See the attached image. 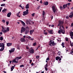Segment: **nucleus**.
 <instances>
[{
	"label": "nucleus",
	"instance_id": "nucleus-1",
	"mask_svg": "<svg viewBox=\"0 0 73 73\" xmlns=\"http://www.w3.org/2000/svg\"><path fill=\"white\" fill-rule=\"evenodd\" d=\"M29 28L28 27H26L25 31V35H27L29 33Z\"/></svg>",
	"mask_w": 73,
	"mask_h": 73
},
{
	"label": "nucleus",
	"instance_id": "nucleus-2",
	"mask_svg": "<svg viewBox=\"0 0 73 73\" xmlns=\"http://www.w3.org/2000/svg\"><path fill=\"white\" fill-rule=\"evenodd\" d=\"M58 26H60L61 25H62L64 23V21L62 20H58Z\"/></svg>",
	"mask_w": 73,
	"mask_h": 73
},
{
	"label": "nucleus",
	"instance_id": "nucleus-3",
	"mask_svg": "<svg viewBox=\"0 0 73 73\" xmlns=\"http://www.w3.org/2000/svg\"><path fill=\"white\" fill-rule=\"evenodd\" d=\"M25 28L24 27H22L21 28V33H23L24 32H25Z\"/></svg>",
	"mask_w": 73,
	"mask_h": 73
},
{
	"label": "nucleus",
	"instance_id": "nucleus-4",
	"mask_svg": "<svg viewBox=\"0 0 73 73\" xmlns=\"http://www.w3.org/2000/svg\"><path fill=\"white\" fill-rule=\"evenodd\" d=\"M47 31H48V33H49L50 34H53L54 33H53V30H50L49 31V30H48Z\"/></svg>",
	"mask_w": 73,
	"mask_h": 73
},
{
	"label": "nucleus",
	"instance_id": "nucleus-5",
	"mask_svg": "<svg viewBox=\"0 0 73 73\" xmlns=\"http://www.w3.org/2000/svg\"><path fill=\"white\" fill-rule=\"evenodd\" d=\"M29 13V12H27V11H25L23 12V16H25L26 15H27Z\"/></svg>",
	"mask_w": 73,
	"mask_h": 73
},
{
	"label": "nucleus",
	"instance_id": "nucleus-6",
	"mask_svg": "<svg viewBox=\"0 0 73 73\" xmlns=\"http://www.w3.org/2000/svg\"><path fill=\"white\" fill-rule=\"evenodd\" d=\"M52 10L54 13H56V9H55V7L54 6H53L52 7Z\"/></svg>",
	"mask_w": 73,
	"mask_h": 73
},
{
	"label": "nucleus",
	"instance_id": "nucleus-7",
	"mask_svg": "<svg viewBox=\"0 0 73 73\" xmlns=\"http://www.w3.org/2000/svg\"><path fill=\"white\" fill-rule=\"evenodd\" d=\"M70 35L71 36V38H72V39H73V32H71Z\"/></svg>",
	"mask_w": 73,
	"mask_h": 73
},
{
	"label": "nucleus",
	"instance_id": "nucleus-8",
	"mask_svg": "<svg viewBox=\"0 0 73 73\" xmlns=\"http://www.w3.org/2000/svg\"><path fill=\"white\" fill-rule=\"evenodd\" d=\"M9 27H8L6 29V30L5 29L4 30V33H7V31H9Z\"/></svg>",
	"mask_w": 73,
	"mask_h": 73
},
{
	"label": "nucleus",
	"instance_id": "nucleus-9",
	"mask_svg": "<svg viewBox=\"0 0 73 73\" xmlns=\"http://www.w3.org/2000/svg\"><path fill=\"white\" fill-rule=\"evenodd\" d=\"M12 44V43H8L7 44V46H11Z\"/></svg>",
	"mask_w": 73,
	"mask_h": 73
},
{
	"label": "nucleus",
	"instance_id": "nucleus-10",
	"mask_svg": "<svg viewBox=\"0 0 73 73\" xmlns=\"http://www.w3.org/2000/svg\"><path fill=\"white\" fill-rule=\"evenodd\" d=\"M0 47L5 48V44L3 43H1V45H0Z\"/></svg>",
	"mask_w": 73,
	"mask_h": 73
},
{
	"label": "nucleus",
	"instance_id": "nucleus-11",
	"mask_svg": "<svg viewBox=\"0 0 73 73\" xmlns=\"http://www.w3.org/2000/svg\"><path fill=\"white\" fill-rule=\"evenodd\" d=\"M67 6L68 5L67 4L64 5L63 6V9H64L66 8L67 7Z\"/></svg>",
	"mask_w": 73,
	"mask_h": 73
},
{
	"label": "nucleus",
	"instance_id": "nucleus-12",
	"mask_svg": "<svg viewBox=\"0 0 73 73\" xmlns=\"http://www.w3.org/2000/svg\"><path fill=\"white\" fill-rule=\"evenodd\" d=\"M34 31V30H31L30 31V35H32Z\"/></svg>",
	"mask_w": 73,
	"mask_h": 73
},
{
	"label": "nucleus",
	"instance_id": "nucleus-13",
	"mask_svg": "<svg viewBox=\"0 0 73 73\" xmlns=\"http://www.w3.org/2000/svg\"><path fill=\"white\" fill-rule=\"evenodd\" d=\"M30 53L33 54L34 53V50L33 49H32L30 50Z\"/></svg>",
	"mask_w": 73,
	"mask_h": 73
},
{
	"label": "nucleus",
	"instance_id": "nucleus-14",
	"mask_svg": "<svg viewBox=\"0 0 73 73\" xmlns=\"http://www.w3.org/2000/svg\"><path fill=\"white\" fill-rule=\"evenodd\" d=\"M11 15V12L8 13L7 14V16L8 17H10Z\"/></svg>",
	"mask_w": 73,
	"mask_h": 73
},
{
	"label": "nucleus",
	"instance_id": "nucleus-15",
	"mask_svg": "<svg viewBox=\"0 0 73 73\" xmlns=\"http://www.w3.org/2000/svg\"><path fill=\"white\" fill-rule=\"evenodd\" d=\"M20 40L22 42H24L25 41V39L24 38H21L20 39Z\"/></svg>",
	"mask_w": 73,
	"mask_h": 73
},
{
	"label": "nucleus",
	"instance_id": "nucleus-16",
	"mask_svg": "<svg viewBox=\"0 0 73 73\" xmlns=\"http://www.w3.org/2000/svg\"><path fill=\"white\" fill-rule=\"evenodd\" d=\"M2 32L4 33V31L5 30V29H6V28H4L3 27H2Z\"/></svg>",
	"mask_w": 73,
	"mask_h": 73
},
{
	"label": "nucleus",
	"instance_id": "nucleus-17",
	"mask_svg": "<svg viewBox=\"0 0 73 73\" xmlns=\"http://www.w3.org/2000/svg\"><path fill=\"white\" fill-rule=\"evenodd\" d=\"M14 62L15 63H18V62L16 61L15 59L13 60L12 61V63H13Z\"/></svg>",
	"mask_w": 73,
	"mask_h": 73
},
{
	"label": "nucleus",
	"instance_id": "nucleus-18",
	"mask_svg": "<svg viewBox=\"0 0 73 73\" xmlns=\"http://www.w3.org/2000/svg\"><path fill=\"white\" fill-rule=\"evenodd\" d=\"M61 32L63 34H65V31H64V30H62L61 31Z\"/></svg>",
	"mask_w": 73,
	"mask_h": 73
},
{
	"label": "nucleus",
	"instance_id": "nucleus-19",
	"mask_svg": "<svg viewBox=\"0 0 73 73\" xmlns=\"http://www.w3.org/2000/svg\"><path fill=\"white\" fill-rule=\"evenodd\" d=\"M29 4H27L25 7V8L26 9H28L29 8Z\"/></svg>",
	"mask_w": 73,
	"mask_h": 73
},
{
	"label": "nucleus",
	"instance_id": "nucleus-20",
	"mask_svg": "<svg viewBox=\"0 0 73 73\" xmlns=\"http://www.w3.org/2000/svg\"><path fill=\"white\" fill-rule=\"evenodd\" d=\"M5 48L4 47H2L1 48V49H0V51H2Z\"/></svg>",
	"mask_w": 73,
	"mask_h": 73
},
{
	"label": "nucleus",
	"instance_id": "nucleus-21",
	"mask_svg": "<svg viewBox=\"0 0 73 73\" xmlns=\"http://www.w3.org/2000/svg\"><path fill=\"white\" fill-rule=\"evenodd\" d=\"M48 1H46L44 3V5H48Z\"/></svg>",
	"mask_w": 73,
	"mask_h": 73
},
{
	"label": "nucleus",
	"instance_id": "nucleus-22",
	"mask_svg": "<svg viewBox=\"0 0 73 73\" xmlns=\"http://www.w3.org/2000/svg\"><path fill=\"white\" fill-rule=\"evenodd\" d=\"M15 68L14 66H12V67L11 68V71H13Z\"/></svg>",
	"mask_w": 73,
	"mask_h": 73
},
{
	"label": "nucleus",
	"instance_id": "nucleus-23",
	"mask_svg": "<svg viewBox=\"0 0 73 73\" xmlns=\"http://www.w3.org/2000/svg\"><path fill=\"white\" fill-rule=\"evenodd\" d=\"M45 14V13L44 11H43L42 12V15L43 16V17H44V15Z\"/></svg>",
	"mask_w": 73,
	"mask_h": 73
},
{
	"label": "nucleus",
	"instance_id": "nucleus-24",
	"mask_svg": "<svg viewBox=\"0 0 73 73\" xmlns=\"http://www.w3.org/2000/svg\"><path fill=\"white\" fill-rule=\"evenodd\" d=\"M60 58V57L59 56H57L56 58V60H59V59Z\"/></svg>",
	"mask_w": 73,
	"mask_h": 73
},
{
	"label": "nucleus",
	"instance_id": "nucleus-25",
	"mask_svg": "<svg viewBox=\"0 0 73 73\" xmlns=\"http://www.w3.org/2000/svg\"><path fill=\"white\" fill-rule=\"evenodd\" d=\"M49 45L50 46H53V42H51L49 44Z\"/></svg>",
	"mask_w": 73,
	"mask_h": 73
},
{
	"label": "nucleus",
	"instance_id": "nucleus-26",
	"mask_svg": "<svg viewBox=\"0 0 73 73\" xmlns=\"http://www.w3.org/2000/svg\"><path fill=\"white\" fill-rule=\"evenodd\" d=\"M62 26H60V30L61 31L62 30Z\"/></svg>",
	"mask_w": 73,
	"mask_h": 73
},
{
	"label": "nucleus",
	"instance_id": "nucleus-27",
	"mask_svg": "<svg viewBox=\"0 0 73 73\" xmlns=\"http://www.w3.org/2000/svg\"><path fill=\"white\" fill-rule=\"evenodd\" d=\"M15 59L16 60V61H17V62H18V60H19L18 57H16V58Z\"/></svg>",
	"mask_w": 73,
	"mask_h": 73
},
{
	"label": "nucleus",
	"instance_id": "nucleus-28",
	"mask_svg": "<svg viewBox=\"0 0 73 73\" xmlns=\"http://www.w3.org/2000/svg\"><path fill=\"white\" fill-rule=\"evenodd\" d=\"M60 10H62L63 9V7H62V6H60Z\"/></svg>",
	"mask_w": 73,
	"mask_h": 73
},
{
	"label": "nucleus",
	"instance_id": "nucleus-29",
	"mask_svg": "<svg viewBox=\"0 0 73 73\" xmlns=\"http://www.w3.org/2000/svg\"><path fill=\"white\" fill-rule=\"evenodd\" d=\"M11 50H12L13 51V52H14L15 50V48H12Z\"/></svg>",
	"mask_w": 73,
	"mask_h": 73
},
{
	"label": "nucleus",
	"instance_id": "nucleus-30",
	"mask_svg": "<svg viewBox=\"0 0 73 73\" xmlns=\"http://www.w3.org/2000/svg\"><path fill=\"white\" fill-rule=\"evenodd\" d=\"M44 34L46 35H48V33L47 32H44Z\"/></svg>",
	"mask_w": 73,
	"mask_h": 73
},
{
	"label": "nucleus",
	"instance_id": "nucleus-31",
	"mask_svg": "<svg viewBox=\"0 0 73 73\" xmlns=\"http://www.w3.org/2000/svg\"><path fill=\"white\" fill-rule=\"evenodd\" d=\"M7 9H6L5 8H4V10H3L2 11V12H5L6 11Z\"/></svg>",
	"mask_w": 73,
	"mask_h": 73
},
{
	"label": "nucleus",
	"instance_id": "nucleus-32",
	"mask_svg": "<svg viewBox=\"0 0 73 73\" xmlns=\"http://www.w3.org/2000/svg\"><path fill=\"white\" fill-rule=\"evenodd\" d=\"M3 40V37L2 36H1L0 37V40Z\"/></svg>",
	"mask_w": 73,
	"mask_h": 73
},
{
	"label": "nucleus",
	"instance_id": "nucleus-33",
	"mask_svg": "<svg viewBox=\"0 0 73 73\" xmlns=\"http://www.w3.org/2000/svg\"><path fill=\"white\" fill-rule=\"evenodd\" d=\"M70 54L73 55V50L70 52Z\"/></svg>",
	"mask_w": 73,
	"mask_h": 73
},
{
	"label": "nucleus",
	"instance_id": "nucleus-34",
	"mask_svg": "<svg viewBox=\"0 0 73 73\" xmlns=\"http://www.w3.org/2000/svg\"><path fill=\"white\" fill-rule=\"evenodd\" d=\"M58 55L59 56L61 54V52H58Z\"/></svg>",
	"mask_w": 73,
	"mask_h": 73
},
{
	"label": "nucleus",
	"instance_id": "nucleus-35",
	"mask_svg": "<svg viewBox=\"0 0 73 73\" xmlns=\"http://www.w3.org/2000/svg\"><path fill=\"white\" fill-rule=\"evenodd\" d=\"M47 63H46L45 66H44V68H48V64Z\"/></svg>",
	"mask_w": 73,
	"mask_h": 73
},
{
	"label": "nucleus",
	"instance_id": "nucleus-36",
	"mask_svg": "<svg viewBox=\"0 0 73 73\" xmlns=\"http://www.w3.org/2000/svg\"><path fill=\"white\" fill-rule=\"evenodd\" d=\"M35 13H33L31 15H32V17H34V16H35Z\"/></svg>",
	"mask_w": 73,
	"mask_h": 73
},
{
	"label": "nucleus",
	"instance_id": "nucleus-37",
	"mask_svg": "<svg viewBox=\"0 0 73 73\" xmlns=\"http://www.w3.org/2000/svg\"><path fill=\"white\" fill-rule=\"evenodd\" d=\"M61 31L60 30H59L58 31V33L59 34H60L61 33Z\"/></svg>",
	"mask_w": 73,
	"mask_h": 73
},
{
	"label": "nucleus",
	"instance_id": "nucleus-38",
	"mask_svg": "<svg viewBox=\"0 0 73 73\" xmlns=\"http://www.w3.org/2000/svg\"><path fill=\"white\" fill-rule=\"evenodd\" d=\"M1 7H3V6H5V4H2L1 5Z\"/></svg>",
	"mask_w": 73,
	"mask_h": 73
},
{
	"label": "nucleus",
	"instance_id": "nucleus-39",
	"mask_svg": "<svg viewBox=\"0 0 73 73\" xmlns=\"http://www.w3.org/2000/svg\"><path fill=\"white\" fill-rule=\"evenodd\" d=\"M9 52L10 53H12V52H13V51H12V50H9Z\"/></svg>",
	"mask_w": 73,
	"mask_h": 73
},
{
	"label": "nucleus",
	"instance_id": "nucleus-40",
	"mask_svg": "<svg viewBox=\"0 0 73 73\" xmlns=\"http://www.w3.org/2000/svg\"><path fill=\"white\" fill-rule=\"evenodd\" d=\"M17 49H18L20 50V47H19V46H17Z\"/></svg>",
	"mask_w": 73,
	"mask_h": 73
},
{
	"label": "nucleus",
	"instance_id": "nucleus-41",
	"mask_svg": "<svg viewBox=\"0 0 73 73\" xmlns=\"http://www.w3.org/2000/svg\"><path fill=\"white\" fill-rule=\"evenodd\" d=\"M24 66L23 65V64H21V65L20 66V67H24Z\"/></svg>",
	"mask_w": 73,
	"mask_h": 73
},
{
	"label": "nucleus",
	"instance_id": "nucleus-42",
	"mask_svg": "<svg viewBox=\"0 0 73 73\" xmlns=\"http://www.w3.org/2000/svg\"><path fill=\"white\" fill-rule=\"evenodd\" d=\"M72 29H73V23L71 25V27H72Z\"/></svg>",
	"mask_w": 73,
	"mask_h": 73
},
{
	"label": "nucleus",
	"instance_id": "nucleus-43",
	"mask_svg": "<svg viewBox=\"0 0 73 73\" xmlns=\"http://www.w3.org/2000/svg\"><path fill=\"white\" fill-rule=\"evenodd\" d=\"M18 59L19 60V59H21V58H22V57L21 56H20L19 57H18Z\"/></svg>",
	"mask_w": 73,
	"mask_h": 73
},
{
	"label": "nucleus",
	"instance_id": "nucleus-44",
	"mask_svg": "<svg viewBox=\"0 0 73 73\" xmlns=\"http://www.w3.org/2000/svg\"><path fill=\"white\" fill-rule=\"evenodd\" d=\"M40 47V46H38V47H37L36 48V50H37V49L39 48Z\"/></svg>",
	"mask_w": 73,
	"mask_h": 73
},
{
	"label": "nucleus",
	"instance_id": "nucleus-45",
	"mask_svg": "<svg viewBox=\"0 0 73 73\" xmlns=\"http://www.w3.org/2000/svg\"><path fill=\"white\" fill-rule=\"evenodd\" d=\"M44 69L46 70V71H47L48 70V68H44Z\"/></svg>",
	"mask_w": 73,
	"mask_h": 73
},
{
	"label": "nucleus",
	"instance_id": "nucleus-46",
	"mask_svg": "<svg viewBox=\"0 0 73 73\" xmlns=\"http://www.w3.org/2000/svg\"><path fill=\"white\" fill-rule=\"evenodd\" d=\"M69 17L70 18H72V15H70V16H69Z\"/></svg>",
	"mask_w": 73,
	"mask_h": 73
},
{
	"label": "nucleus",
	"instance_id": "nucleus-47",
	"mask_svg": "<svg viewBox=\"0 0 73 73\" xmlns=\"http://www.w3.org/2000/svg\"><path fill=\"white\" fill-rule=\"evenodd\" d=\"M26 49H29V48L28 46H26Z\"/></svg>",
	"mask_w": 73,
	"mask_h": 73
},
{
	"label": "nucleus",
	"instance_id": "nucleus-48",
	"mask_svg": "<svg viewBox=\"0 0 73 73\" xmlns=\"http://www.w3.org/2000/svg\"><path fill=\"white\" fill-rule=\"evenodd\" d=\"M70 45L71 47L73 46V43H71L70 44Z\"/></svg>",
	"mask_w": 73,
	"mask_h": 73
},
{
	"label": "nucleus",
	"instance_id": "nucleus-49",
	"mask_svg": "<svg viewBox=\"0 0 73 73\" xmlns=\"http://www.w3.org/2000/svg\"><path fill=\"white\" fill-rule=\"evenodd\" d=\"M30 40H34V39L33 38H30Z\"/></svg>",
	"mask_w": 73,
	"mask_h": 73
},
{
	"label": "nucleus",
	"instance_id": "nucleus-50",
	"mask_svg": "<svg viewBox=\"0 0 73 73\" xmlns=\"http://www.w3.org/2000/svg\"><path fill=\"white\" fill-rule=\"evenodd\" d=\"M64 44V43L62 42V46H63Z\"/></svg>",
	"mask_w": 73,
	"mask_h": 73
},
{
	"label": "nucleus",
	"instance_id": "nucleus-51",
	"mask_svg": "<svg viewBox=\"0 0 73 73\" xmlns=\"http://www.w3.org/2000/svg\"><path fill=\"white\" fill-rule=\"evenodd\" d=\"M36 45V42L34 43H33V46H35Z\"/></svg>",
	"mask_w": 73,
	"mask_h": 73
},
{
	"label": "nucleus",
	"instance_id": "nucleus-52",
	"mask_svg": "<svg viewBox=\"0 0 73 73\" xmlns=\"http://www.w3.org/2000/svg\"><path fill=\"white\" fill-rule=\"evenodd\" d=\"M66 41H68V39L67 38H66Z\"/></svg>",
	"mask_w": 73,
	"mask_h": 73
},
{
	"label": "nucleus",
	"instance_id": "nucleus-53",
	"mask_svg": "<svg viewBox=\"0 0 73 73\" xmlns=\"http://www.w3.org/2000/svg\"><path fill=\"white\" fill-rule=\"evenodd\" d=\"M49 60V58L48 57L46 59V60L48 61Z\"/></svg>",
	"mask_w": 73,
	"mask_h": 73
},
{
	"label": "nucleus",
	"instance_id": "nucleus-54",
	"mask_svg": "<svg viewBox=\"0 0 73 73\" xmlns=\"http://www.w3.org/2000/svg\"><path fill=\"white\" fill-rule=\"evenodd\" d=\"M6 23L7 24V25H8L9 24V22H6Z\"/></svg>",
	"mask_w": 73,
	"mask_h": 73
},
{
	"label": "nucleus",
	"instance_id": "nucleus-55",
	"mask_svg": "<svg viewBox=\"0 0 73 73\" xmlns=\"http://www.w3.org/2000/svg\"><path fill=\"white\" fill-rule=\"evenodd\" d=\"M27 23H29V24H30V22L29 21V20H27Z\"/></svg>",
	"mask_w": 73,
	"mask_h": 73
},
{
	"label": "nucleus",
	"instance_id": "nucleus-56",
	"mask_svg": "<svg viewBox=\"0 0 73 73\" xmlns=\"http://www.w3.org/2000/svg\"><path fill=\"white\" fill-rule=\"evenodd\" d=\"M62 29H64V25H62Z\"/></svg>",
	"mask_w": 73,
	"mask_h": 73
},
{
	"label": "nucleus",
	"instance_id": "nucleus-57",
	"mask_svg": "<svg viewBox=\"0 0 73 73\" xmlns=\"http://www.w3.org/2000/svg\"><path fill=\"white\" fill-rule=\"evenodd\" d=\"M23 25L24 26L25 25V24L24 22L23 24Z\"/></svg>",
	"mask_w": 73,
	"mask_h": 73
},
{
	"label": "nucleus",
	"instance_id": "nucleus-58",
	"mask_svg": "<svg viewBox=\"0 0 73 73\" xmlns=\"http://www.w3.org/2000/svg\"><path fill=\"white\" fill-rule=\"evenodd\" d=\"M32 62V60H30V62H29L30 64Z\"/></svg>",
	"mask_w": 73,
	"mask_h": 73
},
{
	"label": "nucleus",
	"instance_id": "nucleus-59",
	"mask_svg": "<svg viewBox=\"0 0 73 73\" xmlns=\"http://www.w3.org/2000/svg\"><path fill=\"white\" fill-rule=\"evenodd\" d=\"M40 6H39L38 7H37V9H40Z\"/></svg>",
	"mask_w": 73,
	"mask_h": 73
},
{
	"label": "nucleus",
	"instance_id": "nucleus-60",
	"mask_svg": "<svg viewBox=\"0 0 73 73\" xmlns=\"http://www.w3.org/2000/svg\"><path fill=\"white\" fill-rule=\"evenodd\" d=\"M39 58V56H36V58L38 59V58Z\"/></svg>",
	"mask_w": 73,
	"mask_h": 73
},
{
	"label": "nucleus",
	"instance_id": "nucleus-61",
	"mask_svg": "<svg viewBox=\"0 0 73 73\" xmlns=\"http://www.w3.org/2000/svg\"><path fill=\"white\" fill-rule=\"evenodd\" d=\"M20 21L21 22V23L23 24V23H24V22H23V21H22L21 20H20Z\"/></svg>",
	"mask_w": 73,
	"mask_h": 73
},
{
	"label": "nucleus",
	"instance_id": "nucleus-62",
	"mask_svg": "<svg viewBox=\"0 0 73 73\" xmlns=\"http://www.w3.org/2000/svg\"><path fill=\"white\" fill-rule=\"evenodd\" d=\"M2 8H3V7H1L0 8V12H1V10H2Z\"/></svg>",
	"mask_w": 73,
	"mask_h": 73
},
{
	"label": "nucleus",
	"instance_id": "nucleus-63",
	"mask_svg": "<svg viewBox=\"0 0 73 73\" xmlns=\"http://www.w3.org/2000/svg\"><path fill=\"white\" fill-rule=\"evenodd\" d=\"M62 60V59L60 57L59 58V61H61Z\"/></svg>",
	"mask_w": 73,
	"mask_h": 73
},
{
	"label": "nucleus",
	"instance_id": "nucleus-64",
	"mask_svg": "<svg viewBox=\"0 0 73 73\" xmlns=\"http://www.w3.org/2000/svg\"><path fill=\"white\" fill-rule=\"evenodd\" d=\"M70 3H67V5L68 6H70Z\"/></svg>",
	"mask_w": 73,
	"mask_h": 73
}]
</instances>
